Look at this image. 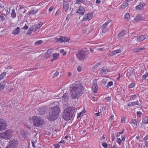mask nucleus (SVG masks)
I'll list each match as a JSON object with an SVG mask.
<instances>
[{
    "instance_id": "f257e3e1",
    "label": "nucleus",
    "mask_w": 148,
    "mask_h": 148,
    "mask_svg": "<svg viewBox=\"0 0 148 148\" xmlns=\"http://www.w3.org/2000/svg\"><path fill=\"white\" fill-rule=\"evenodd\" d=\"M83 87L79 82H76L70 88L71 96L73 99H77L81 96L82 93Z\"/></svg>"
},
{
    "instance_id": "2eb2a0df",
    "label": "nucleus",
    "mask_w": 148,
    "mask_h": 148,
    "mask_svg": "<svg viewBox=\"0 0 148 148\" xmlns=\"http://www.w3.org/2000/svg\"><path fill=\"white\" fill-rule=\"evenodd\" d=\"M134 20L136 22H138L139 21H145L144 18L140 15L136 16L134 18Z\"/></svg>"
},
{
    "instance_id": "de8ad7c7",
    "label": "nucleus",
    "mask_w": 148,
    "mask_h": 148,
    "mask_svg": "<svg viewBox=\"0 0 148 148\" xmlns=\"http://www.w3.org/2000/svg\"><path fill=\"white\" fill-rule=\"evenodd\" d=\"M136 97V95H132L130 98V100H134Z\"/></svg>"
},
{
    "instance_id": "a18cd8bd",
    "label": "nucleus",
    "mask_w": 148,
    "mask_h": 148,
    "mask_svg": "<svg viewBox=\"0 0 148 148\" xmlns=\"http://www.w3.org/2000/svg\"><path fill=\"white\" fill-rule=\"evenodd\" d=\"M82 70V66H78L77 68V70L79 72H81Z\"/></svg>"
},
{
    "instance_id": "473e14b6",
    "label": "nucleus",
    "mask_w": 148,
    "mask_h": 148,
    "mask_svg": "<svg viewBox=\"0 0 148 148\" xmlns=\"http://www.w3.org/2000/svg\"><path fill=\"white\" fill-rule=\"evenodd\" d=\"M69 98L68 96L66 94H64L62 97V99L64 101H66Z\"/></svg>"
},
{
    "instance_id": "a878e982",
    "label": "nucleus",
    "mask_w": 148,
    "mask_h": 148,
    "mask_svg": "<svg viewBox=\"0 0 148 148\" xmlns=\"http://www.w3.org/2000/svg\"><path fill=\"white\" fill-rule=\"evenodd\" d=\"M142 123L144 124H148V117H146L142 119Z\"/></svg>"
},
{
    "instance_id": "c756f323",
    "label": "nucleus",
    "mask_w": 148,
    "mask_h": 148,
    "mask_svg": "<svg viewBox=\"0 0 148 148\" xmlns=\"http://www.w3.org/2000/svg\"><path fill=\"white\" fill-rule=\"evenodd\" d=\"M11 16L13 18H15L16 16V13L15 12V10L14 9H13L12 10V13L11 14Z\"/></svg>"
},
{
    "instance_id": "0eeeda50",
    "label": "nucleus",
    "mask_w": 148,
    "mask_h": 148,
    "mask_svg": "<svg viewBox=\"0 0 148 148\" xmlns=\"http://www.w3.org/2000/svg\"><path fill=\"white\" fill-rule=\"evenodd\" d=\"M8 126L7 121L4 119L0 118V131L5 130Z\"/></svg>"
},
{
    "instance_id": "13d9d810",
    "label": "nucleus",
    "mask_w": 148,
    "mask_h": 148,
    "mask_svg": "<svg viewBox=\"0 0 148 148\" xmlns=\"http://www.w3.org/2000/svg\"><path fill=\"white\" fill-rule=\"evenodd\" d=\"M82 114V112H81L80 113H78L77 115V118H79L81 116Z\"/></svg>"
},
{
    "instance_id": "e2e57ef3",
    "label": "nucleus",
    "mask_w": 148,
    "mask_h": 148,
    "mask_svg": "<svg viewBox=\"0 0 148 148\" xmlns=\"http://www.w3.org/2000/svg\"><path fill=\"white\" fill-rule=\"evenodd\" d=\"M28 27L27 25L24 26L23 28V29L24 30H27L28 29Z\"/></svg>"
},
{
    "instance_id": "864d4df0",
    "label": "nucleus",
    "mask_w": 148,
    "mask_h": 148,
    "mask_svg": "<svg viewBox=\"0 0 148 148\" xmlns=\"http://www.w3.org/2000/svg\"><path fill=\"white\" fill-rule=\"evenodd\" d=\"M107 82V80L105 79H103L101 80V82L103 84H105Z\"/></svg>"
},
{
    "instance_id": "58836bf2",
    "label": "nucleus",
    "mask_w": 148,
    "mask_h": 148,
    "mask_svg": "<svg viewBox=\"0 0 148 148\" xmlns=\"http://www.w3.org/2000/svg\"><path fill=\"white\" fill-rule=\"evenodd\" d=\"M142 77L144 79H146L148 77V73L147 72H146L145 73V75H143L142 76Z\"/></svg>"
},
{
    "instance_id": "c85d7f7f",
    "label": "nucleus",
    "mask_w": 148,
    "mask_h": 148,
    "mask_svg": "<svg viewBox=\"0 0 148 148\" xmlns=\"http://www.w3.org/2000/svg\"><path fill=\"white\" fill-rule=\"evenodd\" d=\"M53 58L56 60L59 57V54L57 53H54L53 55Z\"/></svg>"
},
{
    "instance_id": "ddd939ff",
    "label": "nucleus",
    "mask_w": 148,
    "mask_h": 148,
    "mask_svg": "<svg viewBox=\"0 0 148 148\" xmlns=\"http://www.w3.org/2000/svg\"><path fill=\"white\" fill-rule=\"evenodd\" d=\"M39 10V9L36 10H31L29 11L27 13V14L29 17L31 16V15L37 14Z\"/></svg>"
},
{
    "instance_id": "6ab92c4d",
    "label": "nucleus",
    "mask_w": 148,
    "mask_h": 148,
    "mask_svg": "<svg viewBox=\"0 0 148 148\" xmlns=\"http://www.w3.org/2000/svg\"><path fill=\"white\" fill-rule=\"evenodd\" d=\"M20 28L19 27H17L12 32V34L14 35H17L20 32Z\"/></svg>"
},
{
    "instance_id": "69168bd1",
    "label": "nucleus",
    "mask_w": 148,
    "mask_h": 148,
    "mask_svg": "<svg viewBox=\"0 0 148 148\" xmlns=\"http://www.w3.org/2000/svg\"><path fill=\"white\" fill-rule=\"evenodd\" d=\"M125 136H121L122 140L123 141H125Z\"/></svg>"
},
{
    "instance_id": "393cba45",
    "label": "nucleus",
    "mask_w": 148,
    "mask_h": 148,
    "mask_svg": "<svg viewBox=\"0 0 148 148\" xmlns=\"http://www.w3.org/2000/svg\"><path fill=\"white\" fill-rule=\"evenodd\" d=\"M54 39L56 40L55 42H60L62 43L61 36L60 37V38H58L57 37L55 38Z\"/></svg>"
},
{
    "instance_id": "4468645a",
    "label": "nucleus",
    "mask_w": 148,
    "mask_h": 148,
    "mask_svg": "<svg viewBox=\"0 0 148 148\" xmlns=\"http://www.w3.org/2000/svg\"><path fill=\"white\" fill-rule=\"evenodd\" d=\"M145 5V3L143 2L140 3L138 5H137L136 7V10H140L143 9Z\"/></svg>"
},
{
    "instance_id": "f704fd0d",
    "label": "nucleus",
    "mask_w": 148,
    "mask_h": 148,
    "mask_svg": "<svg viewBox=\"0 0 148 148\" xmlns=\"http://www.w3.org/2000/svg\"><path fill=\"white\" fill-rule=\"evenodd\" d=\"M132 123L134 124V125L136 126L137 125V122L136 119H133L131 121Z\"/></svg>"
},
{
    "instance_id": "4be33fe9",
    "label": "nucleus",
    "mask_w": 148,
    "mask_h": 148,
    "mask_svg": "<svg viewBox=\"0 0 148 148\" xmlns=\"http://www.w3.org/2000/svg\"><path fill=\"white\" fill-rule=\"evenodd\" d=\"M124 19L126 21H129L130 18V14L127 12L126 13L124 16Z\"/></svg>"
},
{
    "instance_id": "1a4fd4ad",
    "label": "nucleus",
    "mask_w": 148,
    "mask_h": 148,
    "mask_svg": "<svg viewBox=\"0 0 148 148\" xmlns=\"http://www.w3.org/2000/svg\"><path fill=\"white\" fill-rule=\"evenodd\" d=\"M97 79H94L92 85V90L95 93H96L98 91V86L97 84Z\"/></svg>"
},
{
    "instance_id": "39448f33",
    "label": "nucleus",
    "mask_w": 148,
    "mask_h": 148,
    "mask_svg": "<svg viewBox=\"0 0 148 148\" xmlns=\"http://www.w3.org/2000/svg\"><path fill=\"white\" fill-rule=\"evenodd\" d=\"M77 58L79 61H82L85 60L86 56V51L83 50H79L76 55Z\"/></svg>"
},
{
    "instance_id": "6e6552de",
    "label": "nucleus",
    "mask_w": 148,
    "mask_h": 148,
    "mask_svg": "<svg viewBox=\"0 0 148 148\" xmlns=\"http://www.w3.org/2000/svg\"><path fill=\"white\" fill-rule=\"evenodd\" d=\"M111 21L110 20L108 21L101 25V28L102 29V33H105L108 32V29L107 27Z\"/></svg>"
},
{
    "instance_id": "603ef678",
    "label": "nucleus",
    "mask_w": 148,
    "mask_h": 148,
    "mask_svg": "<svg viewBox=\"0 0 148 148\" xmlns=\"http://www.w3.org/2000/svg\"><path fill=\"white\" fill-rule=\"evenodd\" d=\"M125 118L124 117L121 118V123H125Z\"/></svg>"
},
{
    "instance_id": "7c9ffc66",
    "label": "nucleus",
    "mask_w": 148,
    "mask_h": 148,
    "mask_svg": "<svg viewBox=\"0 0 148 148\" xmlns=\"http://www.w3.org/2000/svg\"><path fill=\"white\" fill-rule=\"evenodd\" d=\"M6 72H3L0 75V80H1L3 79L6 75Z\"/></svg>"
},
{
    "instance_id": "412c9836",
    "label": "nucleus",
    "mask_w": 148,
    "mask_h": 148,
    "mask_svg": "<svg viewBox=\"0 0 148 148\" xmlns=\"http://www.w3.org/2000/svg\"><path fill=\"white\" fill-rule=\"evenodd\" d=\"M5 84L6 83L5 81H3L0 83V91L4 89Z\"/></svg>"
},
{
    "instance_id": "37998d69",
    "label": "nucleus",
    "mask_w": 148,
    "mask_h": 148,
    "mask_svg": "<svg viewBox=\"0 0 148 148\" xmlns=\"http://www.w3.org/2000/svg\"><path fill=\"white\" fill-rule=\"evenodd\" d=\"M102 145L104 148H107L108 147V144L105 142L103 143H102Z\"/></svg>"
},
{
    "instance_id": "bb28decb",
    "label": "nucleus",
    "mask_w": 148,
    "mask_h": 148,
    "mask_svg": "<svg viewBox=\"0 0 148 148\" xmlns=\"http://www.w3.org/2000/svg\"><path fill=\"white\" fill-rule=\"evenodd\" d=\"M125 32L124 30H123L120 32L118 34V37L119 38L122 37L125 34Z\"/></svg>"
},
{
    "instance_id": "5701e85b",
    "label": "nucleus",
    "mask_w": 148,
    "mask_h": 148,
    "mask_svg": "<svg viewBox=\"0 0 148 148\" xmlns=\"http://www.w3.org/2000/svg\"><path fill=\"white\" fill-rule=\"evenodd\" d=\"M109 71L108 70V69H103L102 68L100 71V73L101 74H106Z\"/></svg>"
},
{
    "instance_id": "e433bc0d",
    "label": "nucleus",
    "mask_w": 148,
    "mask_h": 148,
    "mask_svg": "<svg viewBox=\"0 0 148 148\" xmlns=\"http://www.w3.org/2000/svg\"><path fill=\"white\" fill-rule=\"evenodd\" d=\"M101 64L100 63H97V64L95 65L93 67L92 69H96Z\"/></svg>"
},
{
    "instance_id": "423d86ee",
    "label": "nucleus",
    "mask_w": 148,
    "mask_h": 148,
    "mask_svg": "<svg viewBox=\"0 0 148 148\" xmlns=\"http://www.w3.org/2000/svg\"><path fill=\"white\" fill-rule=\"evenodd\" d=\"M13 131L12 130H8L0 134V136L5 139H9L12 137Z\"/></svg>"
},
{
    "instance_id": "338daca9",
    "label": "nucleus",
    "mask_w": 148,
    "mask_h": 148,
    "mask_svg": "<svg viewBox=\"0 0 148 148\" xmlns=\"http://www.w3.org/2000/svg\"><path fill=\"white\" fill-rule=\"evenodd\" d=\"M148 139V135H147L146 136H145L144 138L143 139L145 140H147Z\"/></svg>"
},
{
    "instance_id": "f8f14e48",
    "label": "nucleus",
    "mask_w": 148,
    "mask_h": 148,
    "mask_svg": "<svg viewBox=\"0 0 148 148\" xmlns=\"http://www.w3.org/2000/svg\"><path fill=\"white\" fill-rule=\"evenodd\" d=\"M85 11L86 10L85 8L80 6L79 7V9L76 12V13H78L79 15H84Z\"/></svg>"
},
{
    "instance_id": "052dcab7",
    "label": "nucleus",
    "mask_w": 148,
    "mask_h": 148,
    "mask_svg": "<svg viewBox=\"0 0 148 148\" xmlns=\"http://www.w3.org/2000/svg\"><path fill=\"white\" fill-rule=\"evenodd\" d=\"M133 71H130L129 73V75L131 76L133 75Z\"/></svg>"
},
{
    "instance_id": "774afa93",
    "label": "nucleus",
    "mask_w": 148,
    "mask_h": 148,
    "mask_svg": "<svg viewBox=\"0 0 148 148\" xmlns=\"http://www.w3.org/2000/svg\"><path fill=\"white\" fill-rule=\"evenodd\" d=\"M101 1L100 0H97L96 1V3H101Z\"/></svg>"
},
{
    "instance_id": "a19ab883",
    "label": "nucleus",
    "mask_w": 148,
    "mask_h": 148,
    "mask_svg": "<svg viewBox=\"0 0 148 148\" xmlns=\"http://www.w3.org/2000/svg\"><path fill=\"white\" fill-rule=\"evenodd\" d=\"M113 82L111 81L110 82L108 83L107 85V87L108 88L109 87H110L113 85Z\"/></svg>"
},
{
    "instance_id": "9b49d317",
    "label": "nucleus",
    "mask_w": 148,
    "mask_h": 148,
    "mask_svg": "<svg viewBox=\"0 0 148 148\" xmlns=\"http://www.w3.org/2000/svg\"><path fill=\"white\" fill-rule=\"evenodd\" d=\"M53 53V50L51 49H48L47 52L45 54V58H48L51 56Z\"/></svg>"
},
{
    "instance_id": "79ce46f5",
    "label": "nucleus",
    "mask_w": 148,
    "mask_h": 148,
    "mask_svg": "<svg viewBox=\"0 0 148 148\" xmlns=\"http://www.w3.org/2000/svg\"><path fill=\"white\" fill-rule=\"evenodd\" d=\"M60 53H63V55L64 56L66 55V52H65L64 51V50L63 49H62L60 50Z\"/></svg>"
},
{
    "instance_id": "2f4dec72",
    "label": "nucleus",
    "mask_w": 148,
    "mask_h": 148,
    "mask_svg": "<svg viewBox=\"0 0 148 148\" xmlns=\"http://www.w3.org/2000/svg\"><path fill=\"white\" fill-rule=\"evenodd\" d=\"M5 14H2L0 15V18H1V20L2 21H4L5 20Z\"/></svg>"
},
{
    "instance_id": "4d7b16f0",
    "label": "nucleus",
    "mask_w": 148,
    "mask_h": 148,
    "mask_svg": "<svg viewBox=\"0 0 148 148\" xmlns=\"http://www.w3.org/2000/svg\"><path fill=\"white\" fill-rule=\"evenodd\" d=\"M115 51L117 54L118 53H121V50L120 49L116 50H115Z\"/></svg>"
},
{
    "instance_id": "f03ea898",
    "label": "nucleus",
    "mask_w": 148,
    "mask_h": 148,
    "mask_svg": "<svg viewBox=\"0 0 148 148\" xmlns=\"http://www.w3.org/2000/svg\"><path fill=\"white\" fill-rule=\"evenodd\" d=\"M76 109L73 106H68L65 109L62 114L64 119L67 121L70 120L73 117Z\"/></svg>"
},
{
    "instance_id": "6e6d98bb",
    "label": "nucleus",
    "mask_w": 148,
    "mask_h": 148,
    "mask_svg": "<svg viewBox=\"0 0 148 148\" xmlns=\"http://www.w3.org/2000/svg\"><path fill=\"white\" fill-rule=\"evenodd\" d=\"M145 147H148V143L147 141H145Z\"/></svg>"
},
{
    "instance_id": "5fc2aeb1",
    "label": "nucleus",
    "mask_w": 148,
    "mask_h": 148,
    "mask_svg": "<svg viewBox=\"0 0 148 148\" xmlns=\"http://www.w3.org/2000/svg\"><path fill=\"white\" fill-rule=\"evenodd\" d=\"M59 73L58 71H56L54 74V77H57Z\"/></svg>"
},
{
    "instance_id": "ea45409f",
    "label": "nucleus",
    "mask_w": 148,
    "mask_h": 148,
    "mask_svg": "<svg viewBox=\"0 0 148 148\" xmlns=\"http://www.w3.org/2000/svg\"><path fill=\"white\" fill-rule=\"evenodd\" d=\"M137 116L139 117L140 118L141 116L142 112L140 111H138L136 113Z\"/></svg>"
},
{
    "instance_id": "7ed1b4c3",
    "label": "nucleus",
    "mask_w": 148,
    "mask_h": 148,
    "mask_svg": "<svg viewBox=\"0 0 148 148\" xmlns=\"http://www.w3.org/2000/svg\"><path fill=\"white\" fill-rule=\"evenodd\" d=\"M29 123L36 127H42L45 123V121L41 117L37 116H34L29 117Z\"/></svg>"
},
{
    "instance_id": "3c124183",
    "label": "nucleus",
    "mask_w": 148,
    "mask_h": 148,
    "mask_svg": "<svg viewBox=\"0 0 148 148\" xmlns=\"http://www.w3.org/2000/svg\"><path fill=\"white\" fill-rule=\"evenodd\" d=\"M114 119V115L112 114L110 116V118L109 119V120L110 121H112Z\"/></svg>"
},
{
    "instance_id": "20e7f679",
    "label": "nucleus",
    "mask_w": 148,
    "mask_h": 148,
    "mask_svg": "<svg viewBox=\"0 0 148 148\" xmlns=\"http://www.w3.org/2000/svg\"><path fill=\"white\" fill-rule=\"evenodd\" d=\"M52 112L50 113L48 119L49 121H53L56 120L59 116L60 109L59 106L54 107L52 108Z\"/></svg>"
},
{
    "instance_id": "72a5a7b5",
    "label": "nucleus",
    "mask_w": 148,
    "mask_h": 148,
    "mask_svg": "<svg viewBox=\"0 0 148 148\" xmlns=\"http://www.w3.org/2000/svg\"><path fill=\"white\" fill-rule=\"evenodd\" d=\"M42 24H42V23L41 22H39L38 23V24L37 26L36 25V27H35V29H36L35 31H36L37 30V29H38V28L41 27H42Z\"/></svg>"
},
{
    "instance_id": "c9c22d12",
    "label": "nucleus",
    "mask_w": 148,
    "mask_h": 148,
    "mask_svg": "<svg viewBox=\"0 0 148 148\" xmlns=\"http://www.w3.org/2000/svg\"><path fill=\"white\" fill-rule=\"evenodd\" d=\"M42 41L41 40H39L37 41L35 43V45H36L38 46L41 44Z\"/></svg>"
},
{
    "instance_id": "8fccbe9b",
    "label": "nucleus",
    "mask_w": 148,
    "mask_h": 148,
    "mask_svg": "<svg viewBox=\"0 0 148 148\" xmlns=\"http://www.w3.org/2000/svg\"><path fill=\"white\" fill-rule=\"evenodd\" d=\"M55 148H59L60 147V145L58 144H56L53 145Z\"/></svg>"
},
{
    "instance_id": "49530a36",
    "label": "nucleus",
    "mask_w": 148,
    "mask_h": 148,
    "mask_svg": "<svg viewBox=\"0 0 148 148\" xmlns=\"http://www.w3.org/2000/svg\"><path fill=\"white\" fill-rule=\"evenodd\" d=\"M135 84L134 83H132L129 85V88H132L135 86Z\"/></svg>"
},
{
    "instance_id": "b1692460",
    "label": "nucleus",
    "mask_w": 148,
    "mask_h": 148,
    "mask_svg": "<svg viewBox=\"0 0 148 148\" xmlns=\"http://www.w3.org/2000/svg\"><path fill=\"white\" fill-rule=\"evenodd\" d=\"M128 5L127 1H124L121 5V8L123 10Z\"/></svg>"
},
{
    "instance_id": "f3484780",
    "label": "nucleus",
    "mask_w": 148,
    "mask_h": 148,
    "mask_svg": "<svg viewBox=\"0 0 148 148\" xmlns=\"http://www.w3.org/2000/svg\"><path fill=\"white\" fill-rule=\"evenodd\" d=\"M36 25H33L31 27H30L29 30L27 32V34H32V32L35 29V27H36Z\"/></svg>"
},
{
    "instance_id": "09e8293b",
    "label": "nucleus",
    "mask_w": 148,
    "mask_h": 148,
    "mask_svg": "<svg viewBox=\"0 0 148 148\" xmlns=\"http://www.w3.org/2000/svg\"><path fill=\"white\" fill-rule=\"evenodd\" d=\"M106 102H109L111 99V98L110 97H106L105 99Z\"/></svg>"
},
{
    "instance_id": "4c0bfd02",
    "label": "nucleus",
    "mask_w": 148,
    "mask_h": 148,
    "mask_svg": "<svg viewBox=\"0 0 148 148\" xmlns=\"http://www.w3.org/2000/svg\"><path fill=\"white\" fill-rule=\"evenodd\" d=\"M116 142L119 145H120L121 144L122 140L120 139V138H119L116 139Z\"/></svg>"
},
{
    "instance_id": "0e129e2a",
    "label": "nucleus",
    "mask_w": 148,
    "mask_h": 148,
    "mask_svg": "<svg viewBox=\"0 0 148 148\" xmlns=\"http://www.w3.org/2000/svg\"><path fill=\"white\" fill-rule=\"evenodd\" d=\"M70 16V15L69 14H68L67 16L66 17V20H67L68 21L69 20V17Z\"/></svg>"
},
{
    "instance_id": "680f3d73",
    "label": "nucleus",
    "mask_w": 148,
    "mask_h": 148,
    "mask_svg": "<svg viewBox=\"0 0 148 148\" xmlns=\"http://www.w3.org/2000/svg\"><path fill=\"white\" fill-rule=\"evenodd\" d=\"M54 7L53 6H51L49 9V12H51L53 9Z\"/></svg>"
},
{
    "instance_id": "9d476101",
    "label": "nucleus",
    "mask_w": 148,
    "mask_h": 148,
    "mask_svg": "<svg viewBox=\"0 0 148 148\" xmlns=\"http://www.w3.org/2000/svg\"><path fill=\"white\" fill-rule=\"evenodd\" d=\"M93 13H89L85 15L82 19L83 21H85L91 20L93 17Z\"/></svg>"
},
{
    "instance_id": "aec40b11",
    "label": "nucleus",
    "mask_w": 148,
    "mask_h": 148,
    "mask_svg": "<svg viewBox=\"0 0 148 148\" xmlns=\"http://www.w3.org/2000/svg\"><path fill=\"white\" fill-rule=\"evenodd\" d=\"M62 43L63 42H68L70 39L69 38L66 36H61Z\"/></svg>"
},
{
    "instance_id": "cd10ccee",
    "label": "nucleus",
    "mask_w": 148,
    "mask_h": 148,
    "mask_svg": "<svg viewBox=\"0 0 148 148\" xmlns=\"http://www.w3.org/2000/svg\"><path fill=\"white\" fill-rule=\"evenodd\" d=\"M145 49V47L137 48L136 49L134 50V52H138L142 50Z\"/></svg>"
},
{
    "instance_id": "bf43d9fd",
    "label": "nucleus",
    "mask_w": 148,
    "mask_h": 148,
    "mask_svg": "<svg viewBox=\"0 0 148 148\" xmlns=\"http://www.w3.org/2000/svg\"><path fill=\"white\" fill-rule=\"evenodd\" d=\"M111 53L112 55H114L117 54L115 50L112 51Z\"/></svg>"
},
{
    "instance_id": "c03bdc74",
    "label": "nucleus",
    "mask_w": 148,
    "mask_h": 148,
    "mask_svg": "<svg viewBox=\"0 0 148 148\" xmlns=\"http://www.w3.org/2000/svg\"><path fill=\"white\" fill-rule=\"evenodd\" d=\"M85 0H76V3L77 4H80L84 2Z\"/></svg>"
},
{
    "instance_id": "dca6fc26",
    "label": "nucleus",
    "mask_w": 148,
    "mask_h": 148,
    "mask_svg": "<svg viewBox=\"0 0 148 148\" xmlns=\"http://www.w3.org/2000/svg\"><path fill=\"white\" fill-rule=\"evenodd\" d=\"M139 105V103L138 100H137L135 101L130 102L127 104V106L128 107H132L134 106H137Z\"/></svg>"
},
{
    "instance_id": "a211bd4d",
    "label": "nucleus",
    "mask_w": 148,
    "mask_h": 148,
    "mask_svg": "<svg viewBox=\"0 0 148 148\" xmlns=\"http://www.w3.org/2000/svg\"><path fill=\"white\" fill-rule=\"evenodd\" d=\"M137 37V40L139 42L143 40L146 38L145 35H140Z\"/></svg>"
}]
</instances>
